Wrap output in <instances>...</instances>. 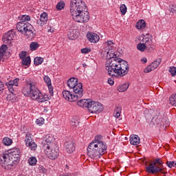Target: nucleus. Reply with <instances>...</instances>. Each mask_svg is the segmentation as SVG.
<instances>
[{
  "instance_id": "f257e3e1",
  "label": "nucleus",
  "mask_w": 176,
  "mask_h": 176,
  "mask_svg": "<svg viewBox=\"0 0 176 176\" xmlns=\"http://www.w3.org/2000/svg\"><path fill=\"white\" fill-rule=\"evenodd\" d=\"M106 71L111 78H123L129 74V63L120 58H109L105 63Z\"/></svg>"
},
{
  "instance_id": "f03ea898",
  "label": "nucleus",
  "mask_w": 176,
  "mask_h": 176,
  "mask_svg": "<svg viewBox=\"0 0 176 176\" xmlns=\"http://www.w3.org/2000/svg\"><path fill=\"white\" fill-rule=\"evenodd\" d=\"M21 92L26 97H30L32 100L37 102H45L49 101L47 95H43L38 89V82L34 78H28L25 80V85L22 87Z\"/></svg>"
},
{
  "instance_id": "7ed1b4c3",
  "label": "nucleus",
  "mask_w": 176,
  "mask_h": 176,
  "mask_svg": "<svg viewBox=\"0 0 176 176\" xmlns=\"http://www.w3.org/2000/svg\"><path fill=\"white\" fill-rule=\"evenodd\" d=\"M70 13L77 23H87L90 20L86 3L82 0H71Z\"/></svg>"
},
{
  "instance_id": "20e7f679",
  "label": "nucleus",
  "mask_w": 176,
  "mask_h": 176,
  "mask_svg": "<svg viewBox=\"0 0 176 176\" xmlns=\"http://www.w3.org/2000/svg\"><path fill=\"white\" fill-rule=\"evenodd\" d=\"M102 136L96 135L87 147V155L91 159L98 160L107 152V143L101 141Z\"/></svg>"
},
{
  "instance_id": "39448f33",
  "label": "nucleus",
  "mask_w": 176,
  "mask_h": 176,
  "mask_svg": "<svg viewBox=\"0 0 176 176\" xmlns=\"http://www.w3.org/2000/svg\"><path fill=\"white\" fill-rule=\"evenodd\" d=\"M77 105L82 108H87L91 113H100L104 111L102 104L92 100L91 99H83L77 102Z\"/></svg>"
},
{
  "instance_id": "423d86ee",
  "label": "nucleus",
  "mask_w": 176,
  "mask_h": 176,
  "mask_svg": "<svg viewBox=\"0 0 176 176\" xmlns=\"http://www.w3.org/2000/svg\"><path fill=\"white\" fill-rule=\"evenodd\" d=\"M145 166L148 174H166V168H163V161L160 158L154 160L153 162H146Z\"/></svg>"
},
{
  "instance_id": "0eeeda50",
  "label": "nucleus",
  "mask_w": 176,
  "mask_h": 176,
  "mask_svg": "<svg viewBox=\"0 0 176 176\" xmlns=\"http://www.w3.org/2000/svg\"><path fill=\"white\" fill-rule=\"evenodd\" d=\"M16 30L25 35L30 39H34L35 34H34V27L30 23L19 22L16 23Z\"/></svg>"
},
{
  "instance_id": "6e6552de",
  "label": "nucleus",
  "mask_w": 176,
  "mask_h": 176,
  "mask_svg": "<svg viewBox=\"0 0 176 176\" xmlns=\"http://www.w3.org/2000/svg\"><path fill=\"white\" fill-rule=\"evenodd\" d=\"M43 149L45 155L48 157V159H50L51 160H56V159H58V156L60 155L58 145L56 144L55 146L45 147Z\"/></svg>"
},
{
  "instance_id": "1a4fd4ad",
  "label": "nucleus",
  "mask_w": 176,
  "mask_h": 176,
  "mask_svg": "<svg viewBox=\"0 0 176 176\" xmlns=\"http://www.w3.org/2000/svg\"><path fill=\"white\" fill-rule=\"evenodd\" d=\"M20 148H13L10 150V152L8 153V156L11 162L12 167L13 166L18 164L20 162Z\"/></svg>"
},
{
  "instance_id": "9d476101",
  "label": "nucleus",
  "mask_w": 176,
  "mask_h": 176,
  "mask_svg": "<svg viewBox=\"0 0 176 176\" xmlns=\"http://www.w3.org/2000/svg\"><path fill=\"white\" fill-rule=\"evenodd\" d=\"M10 158L8 153H3L0 155V164L5 170L12 169V164H10Z\"/></svg>"
},
{
  "instance_id": "9b49d317",
  "label": "nucleus",
  "mask_w": 176,
  "mask_h": 176,
  "mask_svg": "<svg viewBox=\"0 0 176 176\" xmlns=\"http://www.w3.org/2000/svg\"><path fill=\"white\" fill-rule=\"evenodd\" d=\"M142 42L147 47L148 52H153L156 49V46L153 44V37L150 34L144 35Z\"/></svg>"
},
{
  "instance_id": "f8f14e48",
  "label": "nucleus",
  "mask_w": 176,
  "mask_h": 176,
  "mask_svg": "<svg viewBox=\"0 0 176 176\" xmlns=\"http://www.w3.org/2000/svg\"><path fill=\"white\" fill-rule=\"evenodd\" d=\"M83 85L82 82H78L74 88V97H76V101L79 100V98H82L83 97Z\"/></svg>"
},
{
  "instance_id": "ddd939ff",
  "label": "nucleus",
  "mask_w": 176,
  "mask_h": 176,
  "mask_svg": "<svg viewBox=\"0 0 176 176\" xmlns=\"http://www.w3.org/2000/svg\"><path fill=\"white\" fill-rule=\"evenodd\" d=\"M160 63H162L161 58L156 59L150 65L147 66L144 69V72H145V74H149V72H151V71H155V69H156V68L160 65Z\"/></svg>"
},
{
  "instance_id": "4468645a",
  "label": "nucleus",
  "mask_w": 176,
  "mask_h": 176,
  "mask_svg": "<svg viewBox=\"0 0 176 176\" xmlns=\"http://www.w3.org/2000/svg\"><path fill=\"white\" fill-rule=\"evenodd\" d=\"M55 145H57L56 142H54V139L53 138V136L52 135H46L45 140L42 142V148H47L50 146H54Z\"/></svg>"
},
{
  "instance_id": "2eb2a0df",
  "label": "nucleus",
  "mask_w": 176,
  "mask_h": 176,
  "mask_svg": "<svg viewBox=\"0 0 176 176\" xmlns=\"http://www.w3.org/2000/svg\"><path fill=\"white\" fill-rule=\"evenodd\" d=\"M87 38L91 43H97L100 41V36L97 33L88 32L87 33Z\"/></svg>"
},
{
  "instance_id": "dca6fc26",
  "label": "nucleus",
  "mask_w": 176,
  "mask_h": 176,
  "mask_svg": "<svg viewBox=\"0 0 176 176\" xmlns=\"http://www.w3.org/2000/svg\"><path fill=\"white\" fill-rule=\"evenodd\" d=\"M13 38H14V33H13V31L10 30L3 36V42L4 43H12Z\"/></svg>"
},
{
  "instance_id": "f3484780",
  "label": "nucleus",
  "mask_w": 176,
  "mask_h": 176,
  "mask_svg": "<svg viewBox=\"0 0 176 176\" xmlns=\"http://www.w3.org/2000/svg\"><path fill=\"white\" fill-rule=\"evenodd\" d=\"M19 81H20L19 78H15L14 80H10L6 83V86H7L9 91L12 94H13V91H14V88H13V86H19Z\"/></svg>"
},
{
  "instance_id": "a211bd4d",
  "label": "nucleus",
  "mask_w": 176,
  "mask_h": 176,
  "mask_svg": "<svg viewBox=\"0 0 176 176\" xmlns=\"http://www.w3.org/2000/svg\"><path fill=\"white\" fill-rule=\"evenodd\" d=\"M43 80L48 87L50 96L53 97V96L54 95V91H53V86H52V80L50 79V77H49V76H45L43 78Z\"/></svg>"
},
{
  "instance_id": "6ab92c4d",
  "label": "nucleus",
  "mask_w": 176,
  "mask_h": 176,
  "mask_svg": "<svg viewBox=\"0 0 176 176\" xmlns=\"http://www.w3.org/2000/svg\"><path fill=\"white\" fill-rule=\"evenodd\" d=\"M63 98L69 101L70 102H74L76 101V96L74 94H71L69 91H63Z\"/></svg>"
},
{
  "instance_id": "aec40b11",
  "label": "nucleus",
  "mask_w": 176,
  "mask_h": 176,
  "mask_svg": "<svg viewBox=\"0 0 176 176\" xmlns=\"http://www.w3.org/2000/svg\"><path fill=\"white\" fill-rule=\"evenodd\" d=\"M65 148L67 153H72L75 151V143L72 140L65 142Z\"/></svg>"
},
{
  "instance_id": "412c9836",
  "label": "nucleus",
  "mask_w": 176,
  "mask_h": 176,
  "mask_svg": "<svg viewBox=\"0 0 176 176\" xmlns=\"http://www.w3.org/2000/svg\"><path fill=\"white\" fill-rule=\"evenodd\" d=\"M48 17H47V13L43 12L41 14L39 20H37V23L38 25H41V27H43L46 23H47Z\"/></svg>"
},
{
  "instance_id": "4be33fe9",
  "label": "nucleus",
  "mask_w": 176,
  "mask_h": 176,
  "mask_svg": "<svg viewBox=\"0 0 176 176\" xmlns=\"http://www.w3.org/2000/svg\"><path fill=\"white\" fill-rule=\"evenodd\" d=\"M130 144L131 145H138L141 142L140 136L137 135H131L129 138Z\"/></svg>"
},
{
  "instance_id": "5701e85b",
  "label": "nucleus",
  "mask_w": 176,
  "mask_h": 176,
  "mask_svg": "<svg viewBox=\"0 0 176 176\" xmlns=\"http://www.w3.org/2000/svg\"><path fill=\"white\" fill-rule=\"evenodd\" d=\"M76 85H78V78L73 77L67 80V86L69 89H74Z\"/></svg>"
},
{
  "instance_id": "b1692460",
  "label": "nucleus",
  "mask_w": 176,
  "mask_h": 176,
  "mask_svg": "<svg viewBox=\"0 0 176 176\" xmlns=\"http://www.w3.org/2000/svg\"><path fill=\"white\" fill-rule=\"evenodd\" d=\"M129 86H130V84L129 82H124L123 84H120V85H118L117 88L118 91H119L120 93H123L124 91H126Z\"/></svg>"
},
{
  "instance_id": "393cba45",
  "label": "nucleus",
  "mask_w": 176,
  "mask_h": 176,
  "mask_svg": "<svg viewBox=\"0 0 176 176\" xmlns=\"http://www.w3.org/2000/svg\"><path fill=\"white\" fill-rule=\"evenodd\" d=\"M161 120L160 118L157 116H154L152 119V120L150 122V126L151 127H155L156 126H159V124H160L161 123Z\"/></svg>"
},
{
  "instance_id": "a878e982",
  "label": "nucleus",
  "mask_w": 176,
  "mask_h": 176,
  "mask_svg": "<svg viewBox=\"0 0 176 176\" xmlns=\"http://www.w3.org/2000/svg\"><path fill=\"white\" fill-rule=\"evenodd\" d=\"M8 50V45L3 44L0 47V62L3 58L6 52Z\"/></svg>"
},
{
  "instance_id": "bb28decb",
  "label": "nucleus",
  "mask_w": 176,
  "mask_h": 176,
  "mask_svg": "<svg viewBox=\"0 0 176 176\" xmlns=\"http://www.w3.org/2000/svg\"><path fill=\"white\" fill-rule=\"evenodd\" d=\"M146 27V23L144 20H140L136 23V28L138 30H144Z\"/></svg>"
},
{
  "instance_id": "cd10ccee",
  "label": "nucleus",
  "mask_w": 176,
  "mask_h": 176,
  "mask_svg": "<svg viewBox=\"0 0 176 176\" xmlns=\"http://www.w3.org/2000/svg\"><path fill=\"white\" fill-rule=\"evenodd\" d=\"M120 113H122V107L120 105H116L114 109L115 118H119L120 117Z\"/></svg>"
},
{
  "instance_id": "c85d7f7f",
  "label": "nucleus",
  "mask_w": 176,
  "mask_h": 176,
  "mask_svg": "<svg viewBox=\"0 0 176 176\" xmlns=\"http://www.w3.org/2000/svg\"><path fill=\"white\" fill-rule=\"evenodd\" d=\"M2 143L3 145H6V146H10V144H13V140L10 138L6 137L2 140Z\"/></svg>"
},
{
  "instance_id": "c756f323",
  "label": "nucleus",
  "mask_w": 176,
  "mask_h": 176,
  "mask_svg": "<svg viewBox=\"0 0 176 176\" xmlns=\"http://www.w3.org/2000/svg\"><path fill=\"white\" fill-rule=\"evenodd\" d=\"M19 19L21 20L20 23H27V21H31V16L28 15H22Z\"/></svg>"
},
{
  "instance_id": "7c9ffc66",
  "label": "nucleus",
  "mask_w": 176,
  "mask_h": 176,
  "mask_svg": "<svg viewBox=\"0 0 176 176\" xmlns=\"http://www.w3.org/2000/svg\"><path fill=\"white\" fill-rule=\"evenodd\" d=\"M137 49L140 52H145L146 49L148 50V47L144 43H140L137 45Z\"/></svg>"
},
{
  "instance_id": "2f4dec72",
  "label": "nucleus",
  "mask_w": 176,
  "mask_h": 176,
  "mask_svg": "<svg viewBox=\"0 0 176 176\" xmlns=\"http://www.w3.org/2000/svg\"><path fill=\"white\" fill-rule=\"evenodd\" d=\"M23 65H25L26 67H30L31 65V57L27 56L22 60Z\"/></svg>"
},
{
  "instance_id": "473e14b6",
  "label": "nucleus",
  "mask_w": 176,
  "mask_h": 176,
  "mask_svg": "<svg viewBox=\"0 0 176 176\" xmlns=\"http://www.w3.org/2000/svg\"><path fill=\"white\" fill-rule=\"evenodd\" d=\"M33 142H34V140H32V138L31 137V133H27L25 135V145L27 146Z\"/></svg>"
},
{
  "instance_id": "72a5a7b5",
  "label": "nucleus",
  "mask_w": 176,
  "mask_h": 176,
  "mask_svg": "<svg viewBox=\"0 0 176 176\" xmlns=\"http://www.w3.org/2000/svg\"><path fill=\"white\" fill-rule=\"evenodd\" d=\"M169 102L173 107H176V94H172L169 98Z\"/></svg>"
},
{
  "instance_id": "f704fd0d",
  "label": "nucleus",
  "mask_w": 176,
  "mask_h": 176,
  "mask_svg": "<svg viewBox=\"0 0 176 176\" xmlns=\"http://www.w3.org/2000/svg\"><path fill=\"white\" fill-rule=\"evenodd\" d=\"M37 160H36V157H30L28 159V164H30V166H36V163H37Z\"/></svg>"
},
{
  "instance_id": "c9c22d12",
  "label": "nucleus",
  "mask_w": 176,
  "mask_h": 176,
  "mask_svg": "<svg viewBox=\"0 0 176 176\" xmlns=\"http://www.w3.org/2000/svg\"><path fill=\"white\" fill-rule=\"evenodd\" d=\"M34 65H41L43 63V58L42 57H36L34 60Z\"/></svg>"
},
{
  "instance_id": "e433bc0d",
  "label": "nucleus",
  "mask_w": 176,
  "mask_h": 176,
  "mask_svg": "<svg viewBox=\"0 0 176 176\" xmlns=\"http://www.w3.org/2000/svg\"><path fill=\"white\" fill-rule=\"evenodd\" d=\"M120 10L122 16H124L127 13V7L124 4H122L120 7Z\"/></svg>"
},
{
  "instance_id": "4c0bfd02",
  "label": "nucleus",
  "mask_w": 176,
  "mask_h": 176,
  "mask_svg": "<svg viewBox=\"0 0 176 176\" xmlns=\"http://www.w3.org/2000/svg\"><path fill=\"white\" fill-rule=\"evenodd\" d=\"M26 146H29L31 151H36V148H38V145L36 144L35 142H32L30 144H27Z\"/></svg>"
},
{
  "instance_id": "58836bf2",
  "label": "nucleus",
  "mask_w": 176,
  "mask_h": 176,
  "mask_svg": "<svg viewBox=\"0 0 176 176\" xmlns=\"http://www.w3.org/2000/svg\"><path fill=\"white\" fill-rule=\"evenodd\" d=\"M65 6V3H64V1H60L56 5V9L58 10H63V9H64Z\"/></svg>"
},
{
  "instance_id": "ea45409f",
  "label": "nucleus",
  "mask_w": 176,
  "mask_h": 176,
  "mask_svg": "<svg viewBox=\"0 0 176 176\" xmlns=\"http://www.w3.org/2000/svg\"><path fill=\"white\" fill-rule=\"evenodd\" d=\"M30 49L31 50H36L39 47V43L36 42H32L30 43Z\"/></svg>"
},
{
  "instance_id": "a19ab883",
  "label": "nucleus",
  "mask_w": 176,
  "mask_h": 176,
  "mask_svg": "<svg viewBox=\"0 0 176 176\" xmlns=\"http://www.w3.org/2000/svg\"><path fill=\"white\" fill-rule=\"evenodd\" d=\"M67 36H68L69 39H70L71 41H74V39H75L76 38V34H75L74 31H70V32H69Z\"/></svg>"
},
{
  "instance_id": "79ce46f5",
  "label": "nucleus",
  "mask_w": 176,
  "mask_h": 176,
  "mask_svg": "<svg viewBox=\"0 0 176 176\" xmlns=\"http://www.w3.org/2000/svg\"><path fill=\"white\" fill-rule=\"evenodd\" d=\"M169 72L172 76H176V67L174 66L170 67Z\"/></svg>"
},
{
  "instance_id": "37998d69",
  "label": "nucleus",
  "mask_w": 176,
  "mask_h": 176,
  "mask_svg": "<svg viewBox=\"0 0 176 176\" xmlns=\"http://www.w3.org/2000/svg\"><path fill=\"white\" fill-rule=\"evenodd\" d=\"M161 126H163L164 129H167V127L170 126V122L166 120H163L161 123Z\"/></svg>"
},
{
  "instance_id": "c03bdc74",
  "label": "nucleus",
  "mask_w": 176,
  "mask_h": 176,
  "mask_svg": "<svg viewBox=\"0 0 176 176\" xmlns=\"http://www.w3.org/2000/svg\"><path fill=\"white\" fill-rule=\"evenodd\" d=\"M36 123L38 126H42V124H43V123H45V119L43 118H39L38 119H37L36 120Z\"/></svg>"
},
{
  "instance_id": "a18cd8bd",
  "label": "nucleus",
  "mask_w": 176,
  "mask_h": 176,
  "mask_svg": "<svg viewBox=\"0 0 176 176\" xmlns=\"http://www.w3.org/2000/svg\"><path fill=\"white\" fill-rule=\"evenodd\" d=\"M166 164H167L168 167H169V168H173V167H175V166H176V164H175V162H174V161H173V162L167 161Z\"/></svg>"
},
{
  "instance_id": "49530a36",
  "label": "nucleus",
  "mask_w": 176,
  "mask_h": 176,
  "mask_svg": "<svg viewBox=\"0 0 176 176\" xmlns=\"http://www.w3.org/2000/svg\"><path fill=\"white\" fill-rule=\"evenodd\" d=\"M90 52H91V49L90 48L85 47L81 49V53L82 54H87V53H90Z\"/></svg>"
},
{
  "instance_id": "de8ad7c7",
  "label": "nucleus",
  "mask_w": 176,
  "mask_h": 176,
  "mask_svg": "<svg viewBox=\"0 0 176 176\" xmlns=\"http://www.w3.org/2000/svg\"><path fill=\"white\" fill-rule=\"evenodd\" d=\"M71 126L73 129H75V127H78V126H79V122L72 121Z\"/></svg>"
},
{
  "instance_id": "09e8293b",
  "label": "nucleus",
  "mask_w": 176,
  "mask_h": 176,
  "mask_svg": "<svg viewBox=\"0 0 176 176\" xmlns=\"http://www.w3.org/2000/svg\"><path fill=\"white\" fill-rule=\"evenodd\" d=\"M3 90H5V85H3L2 81H0V94L3 93Z\"/></svg>"
},
{
  "instance_id": "8fccbe9b",
  "label": "nucleus",
  "mask_w": 176,
  "mask_h": 176,
  "mask_svg": "<svg viewBox=\"0 0 176 176\" xmlns=\"http://www.w3.org/2000/svg\"><path fill=\"white\" fill-rule=\"evenodd\" d=\"M25 56H27V52H21V53L19 54V57L22 60H23V58H25Z\"/></svg>"
},
{
  "instance_id": "3c124183",
  "label": "nucleus",
  "mask_w": 176,
  "mask_h": 176,
  "mask_svg": "<svg viewBox=\"0 0 176 176\" xmlns=\"http://www.w3.org/2000/svg\"><path fill=\"white\" fill-rule=\"evenodd\" d=\"M108 83L111 86H113V85H115V81H113V80H112V78H110L108 79Z\"/></svg>"
},
{
  "instance_id": "603ef678",
  "label": "nucleus",
  "mask_w": 176,
  "mask_h": 176,
  "mask_svg": "<svg viewBox=\"0 0 176 176\" xmlns=\"http://www.w3.org/2000/svg\"><path fill=\"white\" fill-rule=\"evenodd\" d=\"M170 12L173 14L176 13V6H172Z\"/></svg>"
},
{
  "instance_id": "864d4df0",
  "label": "nucleus",
  "mask_w": 176,
  "mask_h": 176,
  "mask_svg": "<svg viewBox=\"0 0 176 176\" xmlns=\"http://www.w3.org/2000/svg\"><path fill=\"white\" fill-rule=\"evenodd\" d=\"M141 61L143 64H146V63H148V60L146 59V58L144 57L141 59Z\"/></svg>"
},
{
  "instance_id": "5fc2aeb1",
  "label": "nucleus",
  "mask_w": 176,
  "mask_h": 176,
  "mask_svg": "<svg viewBox=\"0 0 176 176\" xmlns=\"http://www.w3.org/2000/svg\"><path fill=\"white\" fill-rule=\"evenodd\" d=\"M113 43H112V41H107V46H111V45H112Z\"/></svg>"
},
{
  "instance_id": "6e6d98bb",
  "label": "nucleus",
  "mask_w": 176,
  "mask_h": 176,
  "mask_svg": "<svg viewBox=\"0 0 176 176\" xmlns=\"http://www.w3.org/2000/svg\"><path fill=\"white\" fill-rule=\"evenodd\" d=\"M0 149H1V144H0Z\"/></svg>"
}]
</instances>
